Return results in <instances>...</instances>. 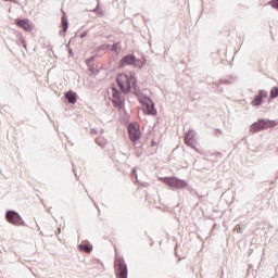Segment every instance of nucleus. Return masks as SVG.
<instances>
[{"label":"nucleus","instance_id":"9","mask_svg":"<svg viewBox=\"0 0 278 278\" xmlns=\"http://www.w3.org/2000/svg\"><path fill=\"white\" fill-rule=\"evenodd\" d=\"M129 139L131 142H138L140 140V137L142 136V131H140V125L137 123H130L127 126Z\"/></svg>","mask_w":278,"mask_h":278},{"label":"nucleus","instance_id":"19","mask_svg":"<svg viewBox=\"0 0 278 278\" xmlns=\"http://www.w3.org/2000/svg\"><path fill=\"white\" fill-rule=\"evenodd\" d=\"M267 5H271L274 10H278V0H270Z\"/></svg>","mask_w":278,"mask_h":278},{"label":"nucleus","instance_id":"35","mask_svg":"<svg viewBox=\"0 0 278 278\" xmlns=\"http://www.w3.org/2000/svg\"><path fill=\"white\" fill-rule=\"evenodd\" d=\"M92 12H97V9H93Z\"/></svg>","mask_w":278,"mask_h":278},{"label":"nucleus","instance_id":"28","mask_svg":"<svg viewBox=\"0 0 278 278\" xmlns=\"http://www.w3.org/2000/svg\"><path fill=\"white\" fill-rule=\"evenodd\" d=\"M90 134L92 135V136H97V134H98V131H97V128H90Z\"/></svg>","mask_w":278,"mask_h":278},{"label":"nucleus","instance_id":"4","mask_svg":"<svg viewBox=\"0 0 278 278\" xmlns=\"http://www.w3.org/2000/svg\"><path fill=\"white\" fill-rule=\"evenodd\" d=\"M161 180L163 184L172 188V190H184L185 188H188V181L177 178L176 176L163 177Z\"/></svg>","mask_w":278,"mask_h":278},{"label":"nucleus","instance_id":"25","mask_svg":"<svg viewBox=\"0 0 278 278\" xmlns=\"http://www.w3.org/2000/svg\"><path fill=\"white\" fill-rule=\"evenodd\" d=\"M215 85L217 86V90L219 91V92H223V87H220V86H223V84H220V81L218 80V83H215Z\"/></svg>","mask_w":278,"mask_h":278},{"label":"nucleus","instance_id":"17","mask_svg":"<svg viewBox=\"0 0 278 278\" xmlns=\"http://www.w3.org/2000/svg\"><path fill=\"white\" fill-rule=\"evenodd\" d=\"M185 144H187V147H190L191 149H194V151H197V147L194 146V139H185Z\"/></svg>","mask_w":278,"mask_h":278},{"label":"nucleus","instance_id":"30","mask_svg":"<svg viewBox=\"0 0 278 278\" xmlns=\"http://www.w3.org/2000/svg\"><path fill=\"white\" fill-rule=\"evenodd\" d=\"M86 36H88V31H83L79 34V38H86Z\"/></svg>","mask_w":278,"mask_h":278},{"label":"nucleus","instance_id":"11","mask_svg":"<svg viewBox=\"0 0 278 278\" xmlns=\"http://www.w3.org/2000/svg\"><path fill=\"white\" fill-rule=\"evenodd\" d=\"M15 24L17 27H22L25 31H31L34 29V23H30L29 18H17Z\"/></svg>","mask_w":278,"mask_h":278},{"label":"nucleus","instance_id":"7","mask_svg":"<svg viewBox=\"0 0 278 278\" xmlns=\"http://www.w3.org/2000/svg\"><path fill=\"white\" fill-rule=\"evenodd\" d=\"M5 220L10 223V225H15V227H29L18 212L9 210L5 212Z\"/></svg>","mask_w":278,"mask_h":278},{"label":"nucleus","instance_id":"27","mask_svg":"<svg viewBox=\"0 0 278 278\" xmlns=\"http://www.w3.org/2000/svg\"><path fill=\"white\" fill-rule=\"evenodd\" d=\"M219 84L228 85V84H231V80H229V79H219Z\"/></svg>","mask_w":278,"mask_h":278},{"label":"nucleus","instance_id":"8","mask_svg":"<svg viewBox=\"0 0 278 278\" xmlns=\"http://www.w3.org/2000/svg\"><path fill=\"white\" fill-rule=\"evenodd\" d=\"M112 97H113V105L114 108H118V110H123L125 108V98H123V92L116 88V86L111 87Z\"/></svg>","mask_w":278,"mask_h":278},{"label":"nucleus","instance_id":"3","mask_svg":"<svg viewBox=\"0 0 278 278\" xmlns=\"http://www.w3.org/2000/svg\"><path fill=\"white\" fill-rule=\"evenodd\" d=\"M278 122L275 119H265L260 118L257 122H254L250 126L251 134H257L260 131H264L266 129H271L273 127H277Z\"/></svg>","mask_w":278,"mask_h":278},{"label":"nucleus","instance_id":"26","mask_svg":"<svg viewBox=\"0 0 278 278\" xmlns=\"http://www.w3.org/2000/svg\"><path fill=\"white\" fill-rule=\"evenodd\" d=\"M131 175L132 177H135L136 179H138V170H136V168L131 169Z\"/></svg>","mask_w":278,"mask_h":278},{"label":"nucleus","instance_id":"21","mask_svg":"<svg viewBox=\"0 0 278 278\" xmlns=\"http://www.w3.org/2000/svg\"><path fill=\"white\" fill-rule=\"evenodd\" d=\"M110 49V43H103L102 46L98 47V51H108Z\"/></svg>","mask_w":278,"mask_h":278},{"label":"nucleus","instance_id":"6","mask_svg":"<svg viewBox=\"0 0 278 278\" xmlns=\"http://www.w3.org/2000/svg\"><path fill=\"white\" fill-rule=\"evenodd\" d=\"M139 103L143 105V114L148 116H156L157 109H155V103L149 96H143V98L139 99Z\"/></svg>","mask_w":278,"mask_h":278},{"label":"nucleus","instance_id":"33","mask_svg":"<svg viewBox=\"0 0 278 278\" xmlns=\"http://www.w3.org/2000/svg\"><path fill=\"white\" fill-rule=\"evenodd\" d=\"M155 144H157V143L155 142V140H152V141H151V147H155Z\"/></svg>","mask_w":278,"mask_h":278},{"label":"nucleus","instance_id":"13","mask_svg":"<svg viewBox=\"0 0 278 278\" xmlns=\"http://www.w3.org/2000/svg\"><path fill=\"white\" fill-rule=\"evenodd\" d=\"M65 99L67 100L68 103L72 105H75L77 103V92L70 90L65 92Z\"/></svg>","mask_w":278,"mask_h":278},{"label":"nucleus","instance_id":"18","mask_svg":"<svg viewBox=\"0 0 278 278\" xmlns=\"http://www.w3.org/2000/svg\"><path fill=\"white\" fill-rule=\"evenodd\" d=\"M119 47H121V42H115L111 46V51H114V53H118Z\"/></svg>","mask_w":278,"mask_h":278},{"label":"nucleus","instance_id":"16","mask_svg":"<svg viewBox=\"0 0 278 278\" xmlns=\"http://www.w3.org/2000/svg\"><path fill=\"white\" fill-rule=\"evenodd\" d=\"M131 84H132V89L135 91V94L138 96L140 92V88L138 87V79L132 80Z\"/></svg>","mask_w":278,"mask_h":278},{"label":"nucleus","instance_id":"31","mask_svg":"<svg viewBox=\"0 0 278 278\" xmlns=\"http://www.w3.org/2000/svg\"><path fill=\"white\" fill-rule=\"evenodd\" d=\"M60 233H62V228H58L56 230V236H60Z\"/></svg>","mask_w":278,"mask_h":278},{"label":"nucleus","instance_id":"34","mask_svg":"<svg viewBox=\"0 0 278 278\" xmlns=\"http://www.w3.org/2000/svg\"><path fill=\"white\" fill-rule=\"evenodd\" d=\"M3 1H10V3H16V0H3Z\"/></svg>","mask_w":278,"mask_h":278},{"label":"nucleus","instance_id":"32","mask_svg":"<svg viewBox=\"0 0 278 278\" xmlns=\"http://www.w3.org/2000/svg\"><path fill=\"white\" fill-rule=\"evenodd\" d=\"M90 201H92V203H93V205H94L96 207H99V206L97 205V203L94 202V199L90 198Z\"/></svg>","mask_w":278,"mask_h":278},{"label":"nucleus","instance_id":"20","mask_svg":"<svg viewBox=\"0 0 278 278\" xmlns=\"http://www.w3.org/2000/svg\"><path fill=\"white\" fill-rule=\"evenodd\" d=\"M18 42L24 49H27V43H25V38L23 37V35H20Z\"/></svg>","mask_w":278,"mask_h":278},{"label":"nucleus","instance_id":"5","mask_svg":"<svg viewBox=\"0 0 278 278\" xmlns=\"http://www.w3.org/2000/svg\"><path fill=\"white\" fill-rule=\"evenodd\" d=\"M114 270L116 278H127V275H129L127 263H125V258L123 256L115 257Z\"/></svg>","mask_w":278,"mask_h":278},{"label":"nucleus","instance_id":"10","mask_svg":"<svg viewBox=\"0 0 278 278\" xmlns=\"http://www.w3.org/2000/svg\"><path fill=\"white\" fill-rule=\"evenodd\" d=\"M266 97H268V91L261 89V90H258V93L254 97V99L252 100L251 104L253 105V108H260V105H262V103L264 102V99H266Z\"/></svg>","mask_w":278,"mask_h":278},{"label":"nucleus","instance_id":"24","mask_svg":"<svg viewBox=\"0 0 278 278\" xmlns=\"http://www.w3.org/2000/svg\"><path fill=\"white\" fill-rule=\"evenodd\" d=\"M94 60H97V55H93V56H90L89 59H87V60H86L87 66H90V64H91L92 62H94Z\"/></svg>","mask_w":278,"mask_h":278},{"label":"nucleus","instance_id":"12","mask_svg":"<svg viewBox=\"0 0 278 278\" xmlns=\"http://www.w3.org/2000/svg\"><path fill=\"white\" fill-rule=\"evenodd\" d=\"M62 17H61V23H62V30H60V36H62V34H66V31H68V17H66V12H64V10H62Z\"/></svg>","mask_w":278,"mask_h":278},{"label":"nucleus","instance_id":"1","mask_svg":"<svg viewBox=\"0 0 278 278\" xmlns=\"http://www.w3.org/2000/svg\"><path fill=\"white\" fill-rule=\"evenodd\" d=\"M136 79H138L136 78V72H130V77L125 73H119L117 74L115 81L124 94H129L131 92V81H136Z\"/></svg>","mask_w":278,"mask_h":278},{"label":"nucleus","instance_id":"14","mask_svg":"<svg viewBox=\"0 0 278 278\" xmlns=\"http://www.w3.org/2000/svg\"><path fill=\"white\" fill-rule=\"evenodd\" d=\"M78 250L83 251L84 253H92V245H88L86 243L78 244Z\"/></svg>","mask_w":278,"mask_h":278},{"label":"nucleus","instance_id":"2","mask_svg":"<svg viewBox=\"0 0 278 278\" xmlns=\"http://www.w3.org/2000/svg\"><path fill=\"white\" fill-rule=\"evenodd\" d=\"M146 65L147 58H142V60H140L134 54H127L119 61V68H125L126 66H134V68H144Z\"/></svg>","mask_w":278,"mask_h":278},{"label":"nucleus","instance_id":"22","mask_svg":"<svg viewBox=\"0 0 278 278\" xmlns=\"http://www.w3.org/2000/svg\"><path fill=\"white\" fill-rule=\"evenodd\" d=\"M68 51V58H75V52H73V48L70 47V43L65 46Z\"/></svg>","mask_w":278,"mask_h":278},{"label":"nucleus","instance_id":"23","mask_svg":"<svg viewBox=\"0 0 278 278\" xmlns=\"http://www.w3.org/2000/svg\"><path fill=\"white\" fill-rule=\"evenodd\" d=\"M88 68L90 73H93V75H99V71L96 67H93L92 64H89Z\"/></svg>","mask_w":278,"mask_h":278},{"label":"nucleus","instance_id":"15","mask_svg":"<svg viewBox=\"0 0 278 278\" xmlns=\"http://www.w3.org/2000/svg\"><path fill=\"white\" fill-rule=\"evenodd\" d=\"M185 140H194V130H188L185 135Z\"/></svg>","mask_w":278,"mask_h":278},{"label":"nucleus","instance_id":"29","mask_svg":"<svg viewBox=\"0 0 278 278\" xmlns=\"http://www.w3.org/2000/svg\"><path fill=\"white\" fill-rule=\"evenodd\" d=\"M235 231H237V233H243L244 232V228H235Z\"/></svg>","mask_w":278,"mask_h":278}]
</instances>
